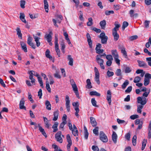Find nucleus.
I'll list each match as a JSON object with an SVG mask.
<instances>
[{
  "instance_id": "obj_20",
  "label": "nucleus",
  "mask_w": 151,
  "mask_h": 151,
  "mask_svg": "<svg viewBox=\"0 0 151 151\" xmlns=\"http://www.w3.org/2000/svg\"><path fill=\"white\" fill-rule=\"evenodd\" d=\"M118 24L119 22L117 21L115 22L114 25L115 26V27L112 29V31L117 32V31L119 30V28L120 27V25Z\"/></svg>"
},
{
  "instance_id": "obj_6",
  "label": "nucleus",
  "mask_w": 151,
  "mask_h": 151,
  "mask_svg": "<svg viewBox=\"0 0 151 151\" xmlns=\"http://www.w3.org/2000/svg\"><path fill=\"white\" fill-rule=\"evenodd\" d=\"M68 127L69 129L72 132V133L73 135L75 136H77L78 135V130H76V131H74L73 130L72 128V125L71 123L70 122L68 123Z\"/></svg>"
},
{
  "instance_id": "obj_18",
  "label": "nucleus",
  "mask_w": 151,
  "mask_h": 151,
  "mask_svg": "<svg viewBox=\"0 0 151 151\" xmlns=\"http://www.w3.org/2000/svg\"><path fill=\"white\" fill-rule=\"evenodd\" d=\"M90 122L91 125L93 127H95L96 126L97 124V123L95 118L92 117H91L90 118Z\"/></svg>"
},
{
  "instance_id": "obj_62",
  "label": "nucleus",
  "mask_w": 151,
  "mask_h": 151,
  "mask_svg": "<svg viewBox=\"0 0 151 151\" xmlns=\"http://www.w3.org/2000/svg\"><path fill=\"white\" fill-rule=\"evenodd\" d=\"M54 76L55 77L57 78H58L60 79L61 78V76L59 74L58 72H56L54 74Z\"/></svg>"
},
{
  "instance_id": "obj_47",
  "label": "nucleus",
  "mask_w": 151,
  "mask_h": 151,
  "mask_svg": "<svg viewBox=\"0 0 151 151\" xmlns=\"http://www.w3.org/2000/svg\"><path fill=\"white\" fill-rule=\"evenodd\" d=\"M91 102L93 106L96 107H98L96 105V101L95 100L94 98H93L91 99Z\"/></svg>"
},
{
  "instance_id": "obj_51",
  "label": "nucleus",
  "mask_w": 151,
  "mask_h": 151,
  "mask_svg": "<svg viewBox=\"0 0 151 151\" xmlns=\"http://www.w3.org/2000/svg\"><path fill=\"white\" fill-rule=\"evenodd\" d=\"M66 138L68 143H72V140L69 134H67Z\"/></svg>"
},
{
  "instance_id": "obj_30",
  "label": "nucleus",
  "mask_w": 151,
  "mask_h": 151,
  "mask_svg": "<svg viewBox=\"0 0 151 151\" xmlns=\"http://www.w3.org/2000/svg\"><path fill=\"white\" fill-rule=\"evenodd\" d=\"M100 57V56H96V59L97 61V62L99 64L101 63L103 64L104 62V60L102 59H101V58H99Z\"/></svg>"
},
{
  "instance_id": "obj_45",
  "label": "nucleus",
  "mask_w": 151,
  "mask_h": 151,
  "mask_svg": "<svg viewBox=\"0 0 151 151\" xmlns=\"http://www.w3.org/2000/svg\"><path fill=\"white\" fill-rule=\"evenodd\" d=\"M144 84L145 86H147L149 84L150 80L149 79H147L145 78L144 79Z\"/></svg>"
},
{
  "instance_id": "obj_32",
  "label": "nucleus",
  "mask_w": 151,
  "mask_h": 151,
  "mask_svg": "<svg viewBox=\"0 0 151 151\" xmlns=\"http://www.w3.org/2000/svg\"><path fill=\"white\" fill-rule=\"evenodd\" d=\"M89 94L91 96H100L101 94L97 92L96 91H91L89 93Z\"/></svg>"
},
{
  "instance_id": "obj_48",
  "label": "nucleus",
  "mask_w": 151,
  "mask_h": 151,
  "mask_svg": "<svg viewBox=\"0 0 151 151\" xmlns=\"http://www.w3.org/2000/svg\"><path fill=\"white\" fill-rule=\"evenodd\" d=\"M29 78L31 80V82L33 85H35V79L33 78V76H32L31 75L29 76Z\"/></svg>"
},
{
  "instance_id": "obj_34",
  "label": "nucleus",
  "mask_w": 151,
  "mask_h": 151,
  "mask_svg": "<svg viewBox=\"0 0 151 151\" xmlns=\"http://www.w3.org/2000/svg\"><path fill=\"white\" fill-rule=\"evenodd\" d=\"M101 42L102 44H106L107 43V41L108 39L107 36L105 37H104L101 39Z\"/></svg>"
},
{
  "instance_id": "obj_60",
  "label": "nucleus",
  "mask_w": 151,
  "mask_h": 151,
  "mask_svg": "<svg viewBox=\"0 0 151 151\" xmlns=\"http://www.w3.org/2000/svg\"><path fill=\"white\" fill-rule=\"evenodd\" d=\"M117 121L119 124H123L126 123V122L125 121L120 119H117ZM126 124L127 123H125V124Z\"/></svg>"
},
{
  "instance_id": "obj_1",
  "label": "nucleus",
  "mask_w": 151,
  "mask_h": 151,
  "mask_svg": "<svg viewBox=\"0 0 151 151\" xmlns=\"http://www.w3.org/2000/svg\"><path fill=\"white\" fill-rule=\"evenodd\" d=\"M147 100L145 97L142 98L141 97H138L137 98V102L139 104H140L141 105H137V111L138 113H141V109L143 108V105H145L147 103Z\"/></svg>"
},
{
  "instance_id": "obj_46",
  "label": "nucleus",
  "mask_w": 151,
  "mask_h": 151,
  "mask_svg": "<svg viewBox=\"0 0 151 151\" xmlns=\"http://www.w3.org/2000/svg\"><path fill=\"white\" fill-rule=\"evenodd\" d=\"M91 29L93 31L96 32L97 33H99L101 32V30L100 29H97L94 27H91Z\"/></svg>"
},
{
  "instance_id": "obj_44",
  "label": "nucleus",
  "mask_w": 151,
  "mask_h": 151,
  "mask_svg": "<svg viewBox=\"0 0 151 151\" xmlns=\"http://www.w3.org/2000/svg\"><path fill=\"white\" fill-rule=\"evenodd\" d=\"M114 12L113 10L108 11L106 10L105 11V14L106 15H109L111 14H114Z\"/></svg>"
},
{
  "instance_id": "obj_59",
  "label": "nucleus",
  "mask_w": 151,
  "mask_h": 151,
  "mask_svg": "<svg viewBox=\"0 0 151 151\" xmlns=\"http://www.w3.org/2000/svg\"><path fill=\"white\" fill-rule=\"evenodd\" d=\"M138 117L139 116L138 115L136 114L132 115L130 116L131 119L133 120L137 119Z\"/></svg>"
},
{
  "instance_id": "obj_58",
  "label": "nucleus",
  "mask_w": 151,
  "mask_h": 151,
  "mask_svg": "<svg viewBox=\"0 0 151 151\" xmlns=\"http://www.w3.org/2000/svg\"><path fill=\"white\" fill-rule=\"evenodd\" d=\"M138 38L137 35H134L130 37H129V39L131 41H133L137 39Z\"/></svg>"
},
{
  "instance_id": "obj_27",
  "label": "nucleus",
  "mask_w": 151,
  "mask_h": 151,
  "mask_svg": "<svg viewBox=\"0 0 151 151\" xmlns=\"http://www.w3.org/2000/svg\"><path fill=\"white\" fill-rule=\"evenodd\" d=\"M45 105L46 106V108L48 110L51 109V105L50 102L48 100H46L45 102Z\"/></svg>"
},
{
  "instance_id": "obj_11",
  "label": "nucleus",
  "mask_w": 151,
  "mask_h": 151,
  "mask_svg": "<svg viewBox=\"0 0 151 151\" xmlns=\"http://www.w3.org/2000/svg\"><path fill=\"white\" fill-rule=\"evenodd\" d=\"M38 126L39 128V130L40 132L42 133V134L46 138L47 137V134L45 131V130L43 129L41 126H40V124H38Z\"/></svg>"
},
{
  "instance_id": "obj_12",
  "label": "nucleus",
  "mask_w": 151,
  "mask_h": 151,
  "mask_svg": "<svg viewBox=\"0 0 151 151\" xmlns=\"http://www.w3.org/2000/svg\"><path fill=\"white\" fill-rule=\"evenodd\" d=\"M50 51L49 50L47 49L45 52V55L46 57L50 59V60H52L53 62H54V60L53 59L52 60V56L50 54Z\"/></svg>"
},
{
  "instance_id": "obj_39",
  "label": "nucleus",
  "mask_w": 151,
  "mask_h": 151,
  "mask_svg": "<svg viewBox=\"0 0 151 151\" xmlns=\"http://www.w3.org/2000/svg\"><path fill=\"white\" fill-rule=\"evenodd\" d=\"M129 83L128 81L127 80H126L122 86V88L123 89H124L129 84Z\"/></svg>"
},
{
  "instance_id": "obj_28",
  "label": "nucleus",
  "mask_w": 151,
  "mask_h": 151,
  "mask_svg": "<svg viewBox=\"0 0 151 151\" xmlns=\"http://www.w3.org/2000/svg\"><path fill=\"white\" fill-rule=\"evenodd\" d=\"M84 138L86 139H87L88 138V132L87 129L85 126L84 127Z\"/></svg>"
},
{
  "instance_id": "obj_22",
  "label": "nucleus",
  "mask_w": 151,
  "mask_h": 151,
  "mask_svg": "<svg viewBox=\"0 0 151 151\" xmlns=\"http://www.w3.org/2000/svg\"><path fill=\"white\" fill-rule=\"evenodd\" d=\"M86 82L87 83V85L86 86V88L89 89L92 88V86L91 85V83L90 79H87L86 80Z\"/></svg>"
},
{
  "instance_id": "obj_33",
  "label": "nucleus",
  "mask_w": 151,
  "mask_h": 151,
  "mask_svg": "<svg viewBox=\"0 0 151 151\" xmlns=\"http://www.w3.org/2000/svg\"><path fill=\"white\" fill-rule=\"evenodd\" d=\"M147 142V140L146 139H144L143 140L142 142V147L141 148L142 150H143L145 149Z\"/></svg>"
},
{
  "instance_id": "obj_41",
  "label": "nucleus",
  "mask_w": 151,
  "mask_h": 151,
  "mask_svg": "<svg viewBox=\"0 0 151 151\" xmlns=\"http://www.w3.org/2000/svg\"><path fill=\"white\" fill-rule=\"evenodd\" d=\"M88 22L87 23V25L88 26H91L93 24V19L92 17L89 18L88 19Z\"/></svg>"
},
{
  "instance_id": "obj_2",
  "label": "nucleus",
  "mask_w": 151,
  "mask_h": 151,
  "mask_svg": "<svg viewBox=\"0 0 151 151\" xmlns=\"http://www.w3.org/2000/svg\"><path fill=\"white\" fill-rule=\"evenodd\" d=\"M70 83L72 88H73V91L77 96V97L78 98H79L78 88L75 81H74V80L73 79H70Z\"/></svg>"
},
{
  "instance_id": "obj_15",
  "label": "nucleus",
  "mask_w": 151,
  "mask_h": 151,
  "mask_svg": "<svg viewBox=\"0 0 151 151\" xmlns=\"http://www.w3.org/2000/svg\"><path fill=\"white\" fill-rule=\"evenodd\" d=\"M52 32L50 31L49 34L45 35V38L47 39L48 42H50L52 40Z\"/></svg>"
},
{
  "instance_id": "obj_14",
  "label": "nucleus",
  "mask_w": 151,
  "mask_h": 151,
  "mask_svg": "<svg viewBox=\"0 0 151 151\" xmlns=\"http://www.w3.org/2000/svg\"><path fill=\"white\" fill-rule=\"evenodd\" d=\"M33 38L35 39V41L36 42L37 46L38 47L40 45V43L39 41L40 38L37 37L34 35H33Z\"/></svg>"
},
{
  "instance_id": "obj_55",
  "label": "nucleus",
  "mask_w": 151,
  "mask_h": 151,
  "mask_svg": "<svg viewBox=\"0 0 151 151\" xmlns=\"http://www.w3.org/2000/svg\"><path fill=\"white\" fill-rule=\"evenodd\" d=\"M92 149L93 150V151H99V149L97 146L93 145L92 147Z\"/></svg>"
},
{
  "instance_id": "obj_38",
  "label": "nucleus",
  "mask_w": 151,
  "mask_h": 151,
  "mask_svg": "<svg viewBox=\"0 0 151 151\" xmlns=\"http://www.w3.org/2000/svg\"><path fill=\"white\" fill-rule=\"evenodd\" d=\"M46 88L47 90L49 92H51V89L50 87L49 84V82L48 81H46Z\"/></svg>"
},
{
  "instance_id": "obj_19",
  "label": "nucleus",
  "mask_w": 151,
  "mask_h": 151,
  "mask_svg": "<svg viewBox=\"0 0 151 151\" xmlns=\"http://www.w3.org/2000/svg\"><path fill=\"white\" fill-rule=\"evenodd\" d=\"M112 35L114 36V41H117L119 37V35L117 33V32L112 31Z\"/></svg>"
},
{
  "instance_id": "obj_43",
  "label": "nucleus",
  "mask_w": 151,
  "mask_h": 151,
  "mask_svg": "<svg viewBox=\"0 0 151 151\" xmlns=\"http://www.w3.org/2000/svg\"><path fill=\"white\" fill-rule=\"evenodd\" d=\"M150 23V21L148 20H145L144 22L145 27L146 28H148L149 27V25Z\"/></svg>"
},
{
  "instance_id": "obj_23",
  "label": "nucleus",
  "mask_w": 151,
  "mask_h": 151,
  "mask_svg": "<svg viewBox=\"0 0 151 151\" xmlns=\"http://www.w3.org/2000/svg\"><path fill=\"white\" fill-rule=\"evenodd\" d=\"M16 30L17 32V35H18V37L22 39V34L21 32V31L20 28L18 27H17Z\"/></svg>"
},
{
  "instance_id": "obj_4",
  "label": "nucleus",
  "mask_w": 151,
  "mask_h": 151,
  "mask_svg": "<svg viewBox=\"0 0 151 151\" xmlns=\"http://www.w3.org/2000/svg\"><path fill=\"white\" fill-rule=\"evenodd\" d=\"M61 132L59 131L55 135V138L57 139V141L60 143H61L63 142V139L61 137Z\"/></svg>"
},
{
  "instance_id": "obj_35",
  "label": "nucleus",
  "mask_w": 151,
  "mask_h": 151,
  "mask_svg": "<svg viewBox=\"0 0 151 151\" xmlns=\"http://www.w3.org/2000/svg\"><path fill=\"white\" fill-rule=\"evenodd\" d=\"M66 123V121H63L62 122H61L60 125V126L59 127V129H62V130H64L63 127L65 125V124Z\"/></svg>"
},
{
  "instance_id": "obj_13",
  "label": "nucleus",
  "mask_w": 151,
  "mask_h": 151,
  "mask_svg": "<svg viewBox=\"0 0 151 151\" xmlns=\"http://www.w3.org/2000/svg\"><path fill=\"white\" fill-rule=\"evenodd\" d=\"M112 133H113L112 135V139L114 142L115 144H116V143L117 142V136L115 132L113 131Z\"/></svg>"
},
{
  "instance_id": "obj_54",
  "label": "nucleus",
  "mask_w": 151,
  "mask_h": 151,
  "mask_svg": "<svg viewBox=\"0 0 151 151\" xmlns=\"http://www.w3.org/2000/svg\"><path fill=\"white\" fill-rule=\"evenodd\" d=\"M25 2L24 1L21 0L20 1V6L22 8H25Z\"/></svg>"
},
{
  "instance_id": "obj_5",
  "label": "nucleus",
  "mask_w": 151,
  "mask_h": 151,
  "mask_svg": "<svg viewBox=\"0 0 151 151\" xmlns=\"http://www.w3.org/2000/svg\"><path fill=\"white\" fill-rule=\"evenodd\" d=\"M69 97L68 96L66 95L65 96V100L66 101V106L67 111L69 112L70 111V101L69 99Z\"/></svg>"
},
{
  "instance_id": "obj_50",
  "label": "nucleus",
  "mask_w": 151,
  "mask_h": 151,
  "mask_svg": "<svg viewBox=\"0 0 151 151\" xmlns=\"http://www.w3.org/2000/svg\"><path fill=\"white\" fill-rule=\"evenodd\" d=\"M130 68L128 66H126L125 69V73H129L131 71Z\"/></svg>"
},
{
  "instance_id": "obj_26",
  "label": "nucleus",
  "mask_w": 151,
  "mask_h": 151,
  "mask_svg": "<svg viewBox=\"0 0 151 151\" xmlns=\"http://www.w3.org/2000/svg\"><path fill=\"white\" fill-rule=\"evenodd\" d=\"M106 24V21L105 20L101 21L100 22V25L102 29H105Z\"/></svg>"
},
{
  "instance_id": "obj_8",
  "label": "nucleus",
  "mask_w": 151,
  "mask_h": 151,
  "mask_svg": "<svg viewBox=\"0 0 151 151\" xmlns=\"http://www.w3.org/2000/svg\"><path fill=\"white\" fill-rule=\"evenodd\" d=\"M111 93L110 90H108L107 91V94L106 96V99L107 100L109 105H110L111 101Z\"/></svg>"
},
{
  "instance_id": "obj_17",
  "label": "nucleus",
  "mask_w": 151,
  "mask_h": 151,
  "mask_svg": "<svg viewBox=\"0 0 151 151\" xmlns=\"http://www.w3.org/2000/svg\"><path fill=\"white\" fill-rule=\"evenodd\" d=\"M44 8L45 12L47 13L48 12V4L47 0H44Z\"/></svg>"
},
{
  "instance_id": "obj_52",
  "label": "nucleus",
  "mask_w": 151,
  "mask_h": 151,
  "mask_svg": "<svg viewBox=\"0 0 151 151\" xmlns=\"http://www.w3.org/2000/svg\"><path fill=\"white\" fill-rule=\"evenodd\" d=\"M107 75L109 77L112 76L114 75V73L113 72L110 71L109 70L107 71Z\"/></svg>"
},
{
  "instance_id": "obj_57",
  "label": "nucleus",
  "mask_w": 151,
  "mask_h": 151,
  "mask_svg": "<svg viewBox=\"0 0 151 151\" xmlns=\"http://www.w3.org/2000/svg\"><path fill=\"white\" fill-rule=\"evenodd\" d=\"M132 86H129L128 87L127 89L125 91V92L127 93H130L132 91Z\"/></svg>"
},
{
  "instance_id": "obj_36",
  "label": "nucleus",
  "mask_w": 151,
  "mask_h": 151,
  "mask_svg": "<svg viewBox=\"0 0 151 151\" xmlns=\"http://www.w3.org/2000/svg\"><path fill=\"white\" fill-rule=\"evenodd\" d=\"M129 24L128 22L126 21H124L123 22L122 25V29L123 30H124L125 28L128 26Z\"/></svg>"
},
{
  "instance_id": "obj_24",
  "label": "nucleus",
  "mask_w": 151,
  "mask_h": 151,
  "mask_svg": "<svg viewBox=\"0 0 151 151\" xmlns=\"http://www.w3.org/2000/svg\"><path fill=\"white\" fill-rule=\"evenodd\" d=\"M20 44L22 50H23L25 52H27V50L26 44L22 42H20Z\"/></svg>"
},
{
  "instance_id": "obj_49",
  "label": "nucleus",
  "mask_w": 151,
  "mask_h": 151,
  "mask_svg": "<svg viewBox=\"0 0 151 151\" xmlns=\"http://www.w3.org/2000/svg\"><path fill=\"white\" fill-rule=\"evenodd\" d=\"M130 136L131 135L130 133L129 132L128 133L126 134L125 136V139L128 141H129L130 138Z\"/></svg>"
},
{
  "instance_id": "obj_63",
  "label": "nucleus",
  "mask_w": 151,
  "mask_h": 151,
  "mask_svg": "<svg viewBox=\"0 0 151 151\" xmlns=\"http://www.w3.org/2000/svg\"><path fill=\"white\" fill-rule=\"evenodd\" d=\"M106 59L108 60H113V58L112 55H107L106 57Z\"/></svg>"
},
{
  "instance_id": "obj_31",
  "label": "nucleus",
  "mask_w": 151,
  "mask_h": 151,
  "mask_svg": "<svg viewBox=\"0 0 151 151\" xmlns=\"http://www.w3.org/2000/svg\"><path fill=\"white\" fill-rule=\"evenodd\" d=\"M60 45V46H61V50L62 52L63 53H64L65 52V46L63 41L61 42Z\"/></svg>"
},
{
  "instance_id": "obj_53",
  "label": "nucleus",
  "mask_w": 151,
  "mask_h": 151,
  "mask_svg": "<svg viewBox=\"0 0 151 151\" xmlns=\"http://www.w3.org/2000/svg\"><path fill=\"white\" fill-rule=\"evenodd\" d=\"M98 127H96L93 130V132L94 134L96 135H98Z\"/></svg>"
},
{
  "instance_id": "obj_21",
  "label": "nucleus",
  "mask_w": 151,
  "mask_h": 151,
  "mask_svg": "<svg viewBox=\"0 0 151 151\" xmlns=\"http://www.w3.org/2000/svg\"><path fill=\"white\" fill-rule=\"evenodd\" d=\"M58 115H59V111H58V110H57L56 111H55L54 112V113H53L54 118L52 119V120L53 121H55L58 119Z\"/></svg>"
},
{
  "instance_id": "obj_40",
  "label": "nucleus",
  "mask_w": 151,
  "mask_h": 151,
  "mask_svg": "<svg viewBox=\"0 0 151 151\" xmlns=\"http://www.w3.org/2000/svg\"><path fill=\"white\" fill-rule=\"evenodd\" d=\"M115 74L118 76H122L121 70L120 69H117L115 72Z\"/></svg>"
},
{
  "instance_id": "obj_25",
  "label": "nucleus",
  "mask_w": 151,
  "mask_h": 151,
  "mask_svg": "<svg viewBox=\"0 0 151 151\" xmlns=\"http://www.w3.org/2000/svg\"><path fill=\"white\" fill-rule=\"evenodd\" d=\"M68 60L69 61V64L70 66H72L73 65V59L71 58V55H69L67 57Z\"/></svg>"
},
{
  "instance_id": "obj_61",
  "label": "nucleus",
  "mask_w": 151,
  "mask_h": 151,
  "mask_svg": "<svg viewBox=\"0 0 151 151\" xmlns=\"http://www.w3.org/2000/svg\"><path fill=\"white\" fill-rule=\"evenodd\" d=\"M28 98L29 99L30 101L32 103L33 102V100L32 98V96L31 95V93L29 92L28 93Z\"/></svg>"
},
{
  "instance_id": "obj_37",
  "label": "nucleus",
  "mask_w": 151,
  "mask_h": 151,
  "mask_svg": "<svg viewBox=\"0 0 151 151\" xmlns=\"http://www.w3.org/2000/svg\"><path fill=\"white\" fill-rule=\"evenodd\" d=\"M137 138V136L135 135H134L132 138V144L134 146H135L136 144Z\"/></svg>"
},
{
  "instance_id": "obj_3",
  "label": "nucleus",
  "mask_w": 151,
  "mask_h": 151,
  "mask_svg": "<svg viewBox=\"0 0 151 151\" xmlns=\"http://www.w3.org/2000/svg\"><path fill=\"white\" fill-rule=\"evenodd\" d=\"M99 137L100 140L104 142H106L108 141V139L106 135L102 131L100 132Z\"/></svg>"
},
{
  "instance_id": "obj_56",
  "label": "nucleus",
  "mask_w": 151,
  "mask_h": 151,
  "mask_svg": "<svg viewBox=\"0 0 151 151\" xmlns=\"http://www.w3.org/2000/svg\"><path fill=\"white\" fill-rule=\"evenodd\" d=\"M106 36L105 35V33L103 32H101L99 36V37L100 39H101L104 37H106Z\"/></svg>"
},
{
  "instance_id": "obj_64",
  "label": "nucleus",
  "mask_w": 151,
  "mask_h": 151,
  "mask_svg": "<svg viewBox=\"0 0 151 151\" xmlns=\"http://www.w3.org/2000/svg\"><path fill=\"white\" fill-rule=\"evenodd\" d=\"M145 77L147 79H151V74L149 73H147L145 75Z\"/></svg>"
},
{
  "instance_id": "obj_9",
  "label": "nucleus",
  "mask_w": 151,
  "mask_h": 151,
  "mask_svg": "<svg viewBox=\"0 0 151 151\" xmlns=\"http://www.w3.org/2000/svg\"><path fill=\"white\" fill-rule=\"evenodd\" d=\"M137 62L138 63V65L139 67H143L145 68H147L148 65L145 61L137 60Z\"/></svg>"
},
{
  "instance_id": "obj_29",
  "label": "nucleus",
  "mask_w": 151,
  "mask_h": 151,
  "mask_svg": "<svg viewBox=\"0 0 151 151\" xmlns=\"http://www.w3.org/2000/svg\"><path fill=\"white\" fill-rule=\"evenodd\" d=\"M111 53L114 58L119 57L118 54L116 50H112Z\"/></svg>"
},
{
  "instance_id": "obj_10",
  "label": "nucleus",
  "mask_w": 151,
  "mask_h": 151,
  "mask_svg": "<svg viewBox=\"0 0 151 151\" xmlns=\"http://www.w3.org/2000/svg\"><path fill=\"white\" fill-rule=\"evenodd\" d=\"M24 103L25 101L24 100V98H22L20 101L19 104V108L20 109H24L26 110V107L24 106Z\"/></svg>"
},
{
  "instance_id": "obj_42",
  "label": "nucleus",
  "mask_w": 151,
  "mask_h": 151,
  "mask_svg": "<svg viewBox=\"0 0 151 151\" xmlns=\"http://www.w3.org/2000/svg\"><path fill=\"white\" fill-rule=\"evenodd\" d=\"M140 77L139 76H137L134 78L133 81L134 83H138L140 81Z\"/></svg>"
},
{
  "instance_id": "obj_7",
  "label": "nucleus",
  "mask_w": 151,
  "mask_h": 151,
  "mask_svg": "<svg viewBox=\"0 0 151 151\" xmlns=\"http://www.w3.org/2000/svg\"><path fill=\"white\" fill-rule=\"evenodd\" d=\"M86 37L88 45L90 48H92V42L91 39V37L90 34L88 33L86 35Z\"/></svg>"
},
{
  "instance_id": "obj_16",
  "label": "nucleus",
  "mask_w": 151,
  "mask_h": 151,
  "mask_svg": "<svg viewBox=\"0 0 151 151\" xmlns=\"http://www.w3.org/2000/svg\"><path fill=\"white\" fill-rule=\"evenodd\" d=\"M58 122H55L52 126V128L53 129V132H55L58 131Z\"/></svg>"
}]
</instances>
